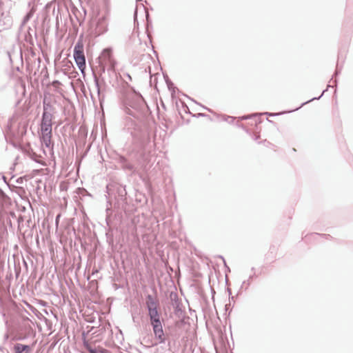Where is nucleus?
I'll list each match as a JSON object with an SVG mask.
<instances>
[{
	"label": "nucleus",
	"mask_w": 353,
	"mask_h": 353,
	"mask_svg": "<svg viewBox=\"0 0 353 353\" xmlns=\"http://www.w3.org/2000/svg\"><path fill=\"white\" fill-rule=\"evenodd\" d=\"M123 130L132 138L126 154H117L116 160L122 170L134 173L138 167L144 168L151 159L152 144L148 128L130 117L125 119Z\"/></svg>",
	"instance_id": "1"
},
{
	"label": "nucleus",
	"mask_w": 353,
	"mask_h": 353,
	"mask_svg": "<svg viewBox=\"0 0 353 353\" xmlns=\"http://www.w3.org/2000/svg\"><path fill=\"white\" fill-rule=\"evenodd\" d=\"M107 203L114 207L118 214L124 212L126 215L135 210L132 199L128 195L126 185L117 181L109 182L105 187Z\"/></svg>",
	"instance_id": "2"
},
{
	"label": "nucleus",
	"mask_w": 353,
	"mask_h": 353,
	"mask_svg": "<svg viewBox=\"0 0 353 353\" xmlns=\"http://www.w3.org/2000/svg\"><path fill=\"white\" fill-rule=\"evenodd\" d=\"M130 88V92L123 99L121 109L123 112L137 119H142L148 117L150 109L141 94L135 90L134 87L128 85Z\"/></svg>",
	"instance_id": "3"
},
{
	"label": "nucleus",
	"mask_w": 353,
	"mask_h": 353,
	"mask_svg": "<svg viewBox=\"0 0 353 353\" xmlns=\"http://www.w3.org/2000/svg\"><path fill=\"white\" fill-rule=\"evenodd\" d=\"M145 304L153 332L156 333L163 330L161 314L158 310L159 306V300L155 299L152 294H148L146 296Z\"/></svg>",
	"instance_id": "4"
},
{
	"label": "nucleus",
	"mask_w": 353,
	"mask_h": 353,
	"mask_svg": "<svg viewBox=\"0 0 353 353\" xmlns=\"http://www.w3.org/2000/svg\"><path fill=\"white\" fill-rule=\"evenodd\" d=\"M43 113L41 119V128L49 129L52 126L53 114L55 113V108L52 105L51 100L46 96L43 99Z\"/></svg>",
	"instance_id": "5"
},
{
	"label": "nucleus",
	"mask_w": 353,
	"mask_h": 353,
	"mask_svg": "<svg viewBox=\"0 0 353 353\" xmlns=\"http://www.w3.org/2000/svg\"><path fill=\"white\" fill-rule=\"evenodd\" d=\"M109 211H110V209L108 207L106 209L107 214L105 217L106 226L104 229L105 230L106 242L111 249L114 250L117 248V244L114 241V232L117 231V228L116 226L112 225L111 214L109 213Z\"/></svg>",
	"instance_id": "6"
},
{
	"label": "nucleus",
	"mask_w": 353,
	"mask_h": 353,
	"mask_svg": "<svg viewBox=\"0 0 353 353\" xmlns=\"http://www.w3.org/2000/svg\"><path fill=\"white\" fill-rule=\"evenodd\" d=\"M89 332H92V335L94 337L103 339L105 337H110L112 334V330L110 323L108 321H104L101 322L99 327H92Z\"/></svg>",
	"instance_id": "7"
},
{
	"label": "nucleus",
	"mask_w": 353,
	"mask_h": 353,
	"mask_svg": "<svg viewBox=\"0 0 353 353\" xmlns=\"http://www.w3.org/2000/svg\"><path fill=\"white\" fill-rule=\"evenodd\" d=\"M6 240V239L0 238V301H2V294H6L7 292H9V286L1 278V273L3 272L5 261V256L3 252Z\"/></svg>",
	"instance_id": "8"
},
{
	"label": "nucleus",
	"mask_w": 353,
	"mask_h": 353,
	"mask_svg": "<svg viewBox=\"0 0 353 353\" xmlns=\"http://www.w3.org/2000/svg\"><path fill=\"white\" fill-rule=\"evenodd\" d=\"M98 59L107 69H115L117 65V61L113 57L112 49L110 47L104 48Z\"/></svg>",
	"instance_id": "9"
},
{
	"label": "nucleus",
	"mask_w": 353,
	"mask_h": 353,
	"mask_svg": "<svg viewBox=\"0 0 353 353\" xmlns=\"http://www.w3.org/2000/svg\"><path fill=\"white\" fill-rule=\"evenodd\" d=\"M41 136L40 137L41 143L42 145L48 149V154L50 156L54 155V143L52 141V128L44 129L41 128Z\"/></svg>",
	"instance_id": "10"
},
{
	"label": "nucleus",
	"mask_w": 353,
	"mask_h": 353,
	"mask_svg": "<svg viewBox=\"0 0 353 353\" xmlns=\"http://www.w3.org/2000/svg\"><path fill=\"white\" fill-rule=\"evenodd\" d=\"M108 30V19L105 16H102L99 18L94 29L92 33L94 37H99L100 35L105 33Z\"/></svg>",
	"instance_id": "11"
},
{
	"label": "nucleus",
	"mask_w": 353,
	"mask_h": 353,
	"mask_svg": "<svg viewBox=\"0 0 353 353\" xmlns=\"http://www.w3.org/2000/svg\"><path fill=\"white\" fill-rule=\"evenodd\" d=\"M7 55L9 59L10 63L14 66L15 62H19L21 66L23 65V51L21 48L17 50L14 46L11 50L7 51Z\"/></svg>",
	"instance_id": "12"
},
{
	"label": "nucleus",
	"mask_w": 353,
	"mask_h": 353,
	"mask_svg": "<svg viewBox=\"0 0 353 353\" xmlns=\"http://www.w3.org/2000/svg\"><path fill=\"white\" fill-rule=\"evenodd\" d=\"M341 67H340L339 65V63H337L336 70H335V72H334V74L332 76V78L330 80V81H333L334 85H328L327 88L322 92L321 94L319 97H313L312 99H310V100L303 103L300 105V107L296 108L294 110H299V108L303 107L304 105H305V104H307V103H310V102H311V101H312L314 100H319V99H320L323 97L324 93L327 90V88H330V87H332V88L335 87V91H336V85H337V79H336V77L341 73Z\"/></svg>",
	"instance_id": "13"
},
{
	"label": "nucleus",
	"mask_w": 353,
	"mask_h": 353,
	"mask_svg": "<svg viewBox=\"0 0 353 353\" xmlns=\"http://www.w3.org/2000/svg\"><path fill=\"white\" fill-rule=\"evenodd\" d=\"M73 57L78 68L79 69L82 74L85 76V71L86 69V61L84 52H73Z\"/></svg>",
	"instance_id": "14"
},
{
	"label": "nucleus",
	"mask_w": 353,
	"mask_h": 353,
	"mask_svg": "<svg viewBox=\"0 0 353 353\" xmlns=\"http://www.w3.org/2000/svg\"><path fill=\"white\" fill-rule=\"evenodd\" d=\"M210 323L213 325V327L215 330L216 334V339L215 340L213 338L214 348L216 350V353H221V350H219V344L221 345V327H220L217 320H215L214 321L211 319Z\"/></svg>",
	"instance_id": "15"
},
{
	"label": "nucleus",
	"mask_w": 353,
	"mask_h": 353,
	"mask_svg": "<svg viewBox=\"0 0 353 353\" xmlns=\"http://www.w3.org/2000/svg\"><path fill=\"white\" fill-rule=\"evenodd\" d=\"M92 76H93V79H94V85L97 89V97H98L100 105H102L103 103L104 102V100L105 98V92L106 90H104L103 86H102L99 83V81L97 79V77H96V73L93 70H92Z\"/></svg>",
	"instance_id": "16"
},
{
	"label": "nucleus",
	"mask_w": 353,
	"mask_h": 353,
	"mask_svg": "<svg viewBox=\"0 0 353 353\" xmlns=\"http://www.w3.org/2000/svg\"><path fill=\"white\" fill-rule=\"evenodd\" d=\"M27 127L28 124L26 123V122H20L18 124L17 130L15 132L12 133L13 138L22 141L23 137L27 133Z\"/></svg>",
	"instance_id": "17"
},
{
	"label": "nucleus",
	"mask_w": 353,
	"mask_h": 353,
	"mask_svg": "<svg viewBox=\"0 0 353 353\" xmlns=\"http://www.w3.org/2000/svg\"><path fill=\"white\" fill-rule=\"evenodd\" d=\"M34 37L36 40L37 39V31L35 30L32 29L30 27H28L24 35V41L30 47L34 46Z\"/></svg>",
	"instance_id": "18"
},
{
	"label": "nucleus",
	"mask_w": 353,
	"mask_h": 353,
	"mask_svg": "<svg viewBox=\"0 0 353 353\" xmlns=\"http://www.w3.org/2000/svg\"><path fill=\"white\" fill-rule=\"evenodd\" d=\"M0 224L9 228L10 231H14L12 221L8 217L6 210H0Z\"/></svg>",
	"instance_id": "19"
},
{
	"label": "nucleus",
	"mask_w": 353,
	"mask_h": 353,
	"mask_svg": "<svg viewBox=\"0 0 353 353\" xmlns=\"http://www.w3.org/2000/svg\"><path fill=\"white\" fill-rule=\"evenodd\" d=\"M83 345L89 353H99L102 347L91 345L87 340L85 333L82 334Z\"/></svg>",
	"instance_id": "20"
},
{
	"label": "nucleus",
	"mask_w": 353,
	"mask_h": 353,
	"mask_svg": "<svg viewBox=\"0 0 353 353\" xmlns=\"http://www.w3.org/2000/svg\"><path fill=\"white\" fill-rule=\"evenodd\" d=\"M12 199L4 192L0 195V210H6L12 205Z\"/></svg>",
	"instance_id": "21"
},
{
	"label": "nucleus",
	"mask_w": 353,
	"mask_h": 353,
	"mask_svg": "<svg viewBox=\"0 0 353 353\" xmlns=\"http://www.w3.org/2000/svg\"><path fill=\"white\" fill-rule=\"evenodd\" d=\"M13 349L14 353H29L31 350V347L29 345L16 343Z\"/></svg>",
	"instance_id": "22"
},
{
	"label": "nucleus",
	"mask_w": 353,
	"mask_h": 353,
	"mask_svg": "<svg viewBox=\"0 0 353 353\" xmlns=\"http://www.w3.org/2000/svg\"><path fill=\"white\" fill-rule=\"evenodd\" d=\"M36 11L35 7H32L23 17L21 23L20 25V29H21L33 17Z\"/></svg>",
	"instance_id": "23"
},
{
	"label": "nucleus",
	"mask_w": 353,
	"mask_h": 353,
	"mask_svg": "<svg viewBox=\"0 0 353 353\" xmlns=\"http://www.w3.org/2000/svg\"><path fill=\"white\" fill-rule=\"evenodd\" d=\"M155 339L157 340L156 342L152 343V346L157 345L158 344L164 343L165 342V336L163 332V330H161L160 331L157 332L156 333H154Z\"/></svg>",
	"instance_id": "24"
},
{
	"label": "nucleus",
	"mask_w": 353,
	"mask_h": 353,
	"mask_svg": "<svg viewBox=\"0 0 353 353\" xmlns=\"http://www.w3.org/2000/svg\"><path fill=\"white\" fill-rule=\"evenodd\" d=\"M28 156L34 162L43 165H46L45 163L41 159V156L37 154L35 152L33 151V150L30 149V150L28 152Z\"/></svg>",
	"instance_id": "25"
},
{
	"label": "nucleus",
	"mask_w": 353,
	"mask_h": 353,
	"mask_svg": "<svg viewBox=\"0 0 353 353\" xmlns=\"http://www.w3.org/2000/svg\"><path fill=\"white\" fill-rule=\"evenodd\" d=\"M163 77L167 85L168 90L171 92L172 97L175 93L176 90H178L177 88L174 85V83L170 80L167 74H163Z\"/></svg>",
	"instance_id": "26"
},
{
	"label": "nucleus",
	"mask_w": 353,
	"mask_h": 353,
	"mask_svg": "<svg viewBox=\"0 0 353 353\" xmlns=\"http://www.w3.org/2000/svg\"><path fill=\"white\" fill-rule=\"evenodd\" d=\"M107 73L109 76V83H112V81L117 80L118 77H120V74L117 72L115 69H107Z\"/></svg>",
	"instance_id": "27"
},
{
	"label": "nucleus",
	"mask_w": 353,
	"mask_h": 353,
	"mask_svg": "<svg viewBox=\"0 0 353 353\" xmlns=\"http://www.w3.org/2000/svg\"><path fill=\"white\" fill-rule=\"evenodd\" d=\"M12 192H15L22 199L24 198V195L26 194V190L22 187H17L15 185H12Z\"/></svg>",
	"instance_id": "28"
},
{
	"label": "nucleus",
	"mask_w": 353,
	"mask_h": 353,
	"mask_svg": "<svg viewBox=\"0 0 353 353\" xmlns=\"http://www.w3.org/2000/svg\"><path fill=\"white\" fill-rule=\"evenodd\" d=\"M21 323L24 325L26 329H30L32 331L33 330L31 327V326L30 325H27V323L29 321L31 322L32 323H33L32 320L30 319L28 316L23 315V314H21Z\"/></svg>",
	"instance_id": "29"
},
{
	"label": "nucleus",
	"mask_w": 353,
	"mask_h": 353,
	"mask_svg": "<svg viewBox=\"0 0 353 353\" xmlns=\"http://www.w3.org/2000/svg\"><path fill=\"white\" fill-rule=\"evenodd\" d=\"M83 47L82 41L79 40L74 46L73 52H84Z\"/></svg>",
	"instance_id": "30"
},
{
	"label": "nucleus",
	"mask_w": 353,
	"mask_h": 353,
	"mask_svg": "<svg viewBox=\"0 0 353 353\" xmlns=\"http://www.w3.org/2000/svg\"><path fill=\"white\" fill-rule=\"evenodd\" d=\"M96 77H97V79L99 81V83L102 85L103 86V90H106L107 88H108V84H107V82L105 79V77L103 76H101V75H97L96 74Z\"/></svg>",
	"instance_id": "31"
},
{
	"label": "nucleus",
	"mask_w": 353,
	"mask_h": 353,
	"mask_svg": "<svg viewBox=\"0 0 353 353\" xmlns=\"http://www.w3.org/2000/svg\"><path fill=\"white\" fill-rule=\"evenodd\" d=\"M8 236V228L0 224V238L7 239Z\"/></svg>",
	"instance_id": "32"
},
{
	"label": "nucleus",
	"mask_w": 353,
	"mask_h": 353,
	"mask_svg": "<svg viewBox=\"0 0 353 353\" xmlns=\"http://www.w3.org/2000/svg\"><path fill=\"white\" fill-rule=\"evenodd\" d=\"M99 71L97 75H101L103 76V74H105V71H107L106 67L103 64V63L101 61L100 59H99Z\"/></svg>",
	"instance_id": "33"
},
{
	"label": "nucleus",
	"mask_w": 353,
	"mask_h": 353,
	"mask_svg": "<svg viewBox=\"0 0 353 353\" xmlns=\"http://www.w3.org/2000/svg\"><path fill=\"white\" fill-rule=\"evenodd\" d=\"M256 276L255 272H254L252 274L250 275L247 281H244L242 283L241 288H243V286H245V289H247L250 285L251 280Z\"/></svg>",
	"instance_id": "34"
},
{
	"label": "nucleus",
	"mask_w": 353,
	"mask_h": 353,
	"mask_svg": "<svg viewBox=\"0 0 353 353\" xmlns=\"http://www.w3.org/2000/svg\"><path fill=\"white\" fill-rule=\"evenodd\" d=\"M170 298H171V300L175 303L176 307V308L179 307V298H178L177 294L175 292H172L170 294Z\"/></svg>",
	"instance_id": "35"
},
{
	"label": "nucleus",
	"mask_w": 353,
	"mask_h": 353,
	"mask_svg": "<svg viewBox=\"0 0 353 353\" xmlns=\"http://www.w3.org/2000/svg\"><path fill=\"white\" fill-rule=\"evenodd\" d=\"M4 134V138L6 139V141L8 143L10 144L11 145H12L15 148H17L19 147V144L16 141H14L13 140H11V139H8L7 136L5 134Z\"/></svg>",
	"instance_id": "36"
},
{
	"label": "nucleus",
	"mask_w": 353,
	"mask_h": 353,
	"mask_svg": "<svg viewBox=\"0 0 353 353\" xmlns=\"http://www.w3.org/2000/svg\"><path fill=\"white\" fill-rule=\"evenodd\" d=\"M145 18H146V21H147L145 29H146V32H148V30L149 29V27L152 26V21L150 18L149 13L147 12H145Z\"/></svg>",
	"instance_id": "37"
},
{
	"label": "nucleus",
	"mask_w": 353,
	"mask_h": 353,
	"mask_svg": "<svg viewBox=\"0 0 353 353\" xmlns=\"http://www.w3.org/2000/svg\"><path fill=\"white\" fill-rule=\"evenodd\" d=\"M221 118H222V121H227L228 123H232L235 120L234 117H230V116H226V115L223 114H222Z\"/></svg>",
	"instance_id": "38"
},
{
	"label": "nucleus",
	"mask_w": 353,
	"mask_h": 353,
	"mask_svg": "<svg viewBox=\"0 0 353 353\" xmlns=\"http://www.w3.org/2000/svg\"><path fill=\"white\" fill-rule=\"evenodd\" d=\"M7 214L8 215V217L10 219H14V220H17V216L16 215V213L13 211V210H11L10 212H7Z\"/></svg>",
	"instance_id": "39"
},
{
	"label": "nucleus",
	"mask_w": 353,
	"mask_h": 353,
	"mask_svg": "<svg viewBox=\"0 0 353 353\" xmlns=\"http://www.w3.org/2000/svg\"><path fill=\"white\" fill-rule=\"evenodd\" d=\"M1 179L3 181V182L8 185V187L9 188V189L12 191V187L13 185H10L8 183V181H7V178L5 175L3 174H1Z\"/></svg>",
	"instance_id": "40"
},
{
	"label": "nucleus",
	"mask_w": 353,
	"mask_h": 353,
	"mask_svg": "<svg viewBox=\"0 0 353 353\" xmlns=\"http://www.w3.org/2000/svg\"><path fill=\"white\" fill-rule=\"evenodd\" d=\"M27 336H15L12 338L13 341H24L27 339Z\"/></svg>",
	"instance_id": "41"
},
{
	"label": "nucleus",
	"mask_w": 353,
	"mask_h": 353,
	"mask_svg": "<svg viewBox=\"0 0 353 353\" xmlns=\"http://www.w3.org/2000/svg\"><path fill=\"white\" fill-rule=\"evenodd\" d=\"M25 180H26V176H20L16 179V182L19 184H22Z\"/></svg>",
	"instance_id": "42"
},
{
	"label": "nucleus",
	"mask_w": 353,
	"mask_h": 353,
	"mask_svg": "<svg viewBox=\"0 0 353 353\" xmlns=\"http://www.w3.org/2000/svg\"><path fill=\"white\" fill-rule=\"evenodd\" d=\"M194 117L199 118V117H210V116L205 113H197L196 114L192 115Z\"/></svg>",
	"instance_id": "43"
},
{
	"label": "nucleus",
	"mask_w": 353,
	"mask_h": 353,
	"mask_svg": "<svg viewBox=\"0 0 353 353\" xmlns=\"http://www.w3.org/2000/svg\"><path fill=\"white\" fill-rule=\"evenodd\" d=\"M182 105H183V110L185 111V113L191 114V112H190V111L189 110L188 106L184 102H182Z\"/></svg>",
	"instance_id": "44"
},
{
	"label": "nucleus",
	"mask_w": 353,
	"mask_h": 353,
	"mask_svg": "<svg viewBox=\"0 0 353 353\" xmlns=\"http://www.w3.org/2000/svg\"><path fill=\"white\" fill-rule=\"evenodd\" d=\"M312 235L314 236H324L326 239H330L331 238V236L330 234H319V233H314L312 234Z\"/></svg>",
	"instance_id": "45"
},
{
	"label": "nucleus",
	"mask_w": 353,
	"mask_h": 353,
	"mask_svg": "<svg viewBox=\"0 0 353 353\" xmlns=\"http://www.w3.org/2000/svg\"><path fill=\"white\" fill-rule=\"evenodd\" d=\"M54 6L55 5V3H54V1H51L50 2H48L46 6H45V9L48 10V9H50L52 6Z\"/></svg>",
	"instance_id": "46"
},
{
	"label": "nucleus",
	"mask_w": 353,
	"mask_h": 353,
	"mask_svg": "<svg viewBox=\"0 0 353 353\" xmlns=\"http://www.w3.org/2000/svg\"><path fill=\"white\" fill-rule=\"evenodd\" d=\"M256 116V114H250V115H246V116H243L240 118L241 120H244V119H250L252 117H255Z\"/></svg>",
	"instance_id": "47"
},
{
	"label": "nucleus",
	"mask_w": 353,
	"mask_h": 353,
	"mask_svg": "<svg viewBox=\"0 0 353 353\" xmlns=\"http://www.w3.org/2000/svg\"><path fill=\"white\" fill-rule=\"evenodd\" d=\"M18 223L19 227L20 226V224L23 222V216L22 215H19L17 216V219L16 220Z\"/></svg>",
	"instance_id": "48"
},
{
	"label": "nucleus",
	"mask_w": 353,
	"mask_h": 353,
	"mask_svg": "<svg viewBox=\"0 0 353 353\" xmlns=\"http://www.w3.org/2000/svg\"><path fill=\"white\" fill-rule=\"evenodd\" d=\"M28 52L31 54V55L32 57H34L35 55V52H34V50L33 49V47H30V46H28Z\"/></svg>",
	"instance_id": "49"
},
{
	"label": "nucleus",
	"mask_w": 353,
	"mask_h": 353,
	"mask_svg": "<svg viewBox=\"0 0 353 353\" xmlns=\"http://www.w3.org/2000/svg\"><path fill=\"white\" fill-rule=\"evenodd\" d=\"M222 262L224 265V266L225 267L226 270H227V272H230V268L227 265V263L223 258V256H222Z\"/></svg>",
	"instance_id": "50"
},
{
	"label": "nucleus",
	"mask_w": 353,
	"mask_h": 353,
	"mask_svg": "<svg viewBox=\"0 0 353 353\" xmlns=\"http://www.w3.org/2000/svg\"><path fill=\"white\" fill-rule=\"evenodd\" d=\"M28 6L30 9L32 7H34V0H30L28 3Z\"/></svg>",
	"instance_id": "51"
},
{
	"label": "nucleus",
	"mask_w": 353,
	"mask_h": 353,
	"mask_svg": "<svg viewBox=\"0 0 353 353\" xmlns=\"http://www.w3.org/2000/svg\"><path fill=\"white\" fill-rule=\"evenodd\" d=\"M22 66L20 65V63H19L18 65H17L16 66H14V68L16 71L17 72H21V68Z\"/></svg>",
	"instance_id": "52"
},
{
	"label": "nucleus",
	"mask_w": 353,
	"mask_h": 353,
	"mask_svg": "<svg viewBox=\"0 0 353 353\" xmlns=\"http://www.w3.org/2000/svg\"><path fill=\"white\" fill-rule=\"evenodd\" d=\"M262 114H268V115L271 116V117H274L276 115H278L279 114L264 112Z\"/></svg>",
	"instance_id": "53"
},
{
	"label": "nucleus",
	"mask_w": 353,
	"mask_h": 353,
	"mask_svg": "<svg viewBox=\"0 0 353 353\" xmlns=\"http://www.w3.org/2000/svg\"><path fill=\"white\" fill-rule=\"evenodd\" d=\"M183 96L188 97L189 99H190L191 101H192L194 103H196V104H199V103L197 101H196L194 99L192 98H190V97H188V95L185 94H182Z\"/></svg>",
	"instance_id": "54"
},
{
	"label": "nucleus",
	"mask_w": 353,
	"mask_h": 353,
	"mask_svg": "<svg viewBox=\"0 0 353 353\" xmlns=\"http://www.w3.org/2000/svg\"><path fill=\"white\" fill-rule=\"evenodd\" d=\"M211 292H212V299L213 301H214L215 291L214 289L211 288Z\"/></svg>",
	"instance_id": "55"
},
{
	"label": "nucleus",
	"mask_w": 353,
	"mask_h": 353,
	"mask_svg": "<svg viewBox=\"0 0 353 353\" xmlns=\"http://www.w3.org/2000/svg\"><path fill=\"white\" fill-rule=\"evenodd\" d=\"M125 75L128 79V80L130 81H131L132 80V77L130 76V74L129 73L127 72V73L125 74Z\"/></svg>",
	"instance_id": "56"
},
{
	"label": "nucleus",
	"mask_w": 353,
	"mask_h": 353,
	"mask_svg": "<svg viewBox=\"0 0 353 353\" xmlns=\"http://www.w3.org/2000/svg\"><path fill=\"white\" fill-rule=\"evenodd\" d=\"M99 353H109V351L102 347Z\"/></svg>",
	"instance_id": "57"
},
{
	"label": "nucleus",
	"mask_w": 353,
	"mask_h": 353,
	"mask_svg": "<svg viewBox=\"0 0 353 353\" xmlns=\"http://www.w3.org/2000/svg\"><path fill=\"white\" fill-rule=\"evenodd\" d=\"M8 338H9V335H8V333H6V334H4V336H3V339H4V341H7V340L8 339Z\"/></svg>",
	"instance_id": "58"
},
{
	"label": "nucleus",
	"mask_w": 353,
	"mask_h": 353,
	"mask_svg": "<svg viewBox=\"0 0 353 353\" xmlns=\"http://www.w3.org/2000/svg\"><path fill=\"white\" fill-rule=\"evenodd\" d=\"M259 137H260L259 135L254 134V136H253V139L254 141H257L259 139Z\"/></svg>",
	"instance_id": "59"
},
{
	"label": "nucleus",
	"mask_w": 353,
	"mask_h": 353,
	"mask_svg": "<svg viewBox=\"0 0 353 353\" xmlns=\"http://www.w3.org/2000/svg\"><path fill=\"white\" fill-rule=\"evenodd\" d=\"M225 284L228 285L229 280H228L227 272L225 273Z\"/></svg>",
	"instance_id": "60"
},
{
	"label": "nucleus",
	"mask_w": 353,
	"mask_h": 353,
	"mask_svg": "<svg viewBox=\"0 0 353 353\" xmlns=\"http://www.w3.org/2000/svg\"><path fill=\"white\" fill-rule=\"evenodd\" d=\"M26 68H27V70H29L30 63L27 59H26Z\"/></svg>",
	"instance_id": "61"
},
{
	"label": "nucleus",
	"mask_w": 353,
	"mask_h": 353,
	"mask_svg": "<svg viewBox=\"0 0 353 353\" xmlns=\"http://www.w3.org/2000/svg\"><path fill=\"white\" fill-rule=\"evenodd\" d=\"M5 350H6V348L3 346L0 345V351L1 352H3Z\"/></svg>",
	"instance_id": "62"
},
{
	"label": "nucleus",
	"mask_w": 353,
	"mask_h": 353,
	"mask_svg": "<svg viewBox=\"0 0 353 353\" xmlns=\"http://www.w3.org/2000/svg\"><path fill=\"white\" fill-rule=\"evenodd\" d=\"M215 311H216V319H217V320H219V321H220V318H219V314H218V312H217V310H216V308H215Z\"/></svg>",
	"instance_id": "63"
},
{
	"label": "nucleus",
	"mask_w": 353,
	"mask_h": 353,
	"mask_svg": "<svg viewBox=\"0 0 353 353\" xmlns=\"http://www.w3.org/2000/svg\"><path fill=\"white\" fill-rule=\"evenodd\" d=\"M23 262L24 265H25V266L26 267V268H28L27 262H26L24 259H23Z\"/></svg>",
	"instance_id": "64"
}]
</instances>
